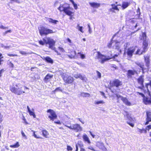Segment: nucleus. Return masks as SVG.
Returning a JSON list of instances; mask_svg holds the SVG:
<instances>
[{
    "label": "nucleus",
    "instance_id": "nucleus-1",
    "mask_svg": "<svg viewBox=\"0 0 151 151\" xmlns=\"http://www.w3.org/2000/svg\"><path fill=\"white\" fill-rule=\"evenodd\" d=\"M23 86L19 83H13L10 85L9 90L15 94L20 95L25 93V91L22 89Z\"/></svg>",
    "mask_w": 151,
    "mask_h": 151
},
{
    "label": "nucleus",
    "instance_id": "nucleus-2",
    "mask_svg": "<svg viewBox=\"0 0 151 151\" xmlns=\"http://www.w3.org/2000/svg\"><path fill=\"white\" fill-rule=\"evenodd\" d=\"M58 9L60 12H63L66 15L70 17L69 19L72 20L74 15V11L73 9L70 7L69 6L66 7L64 6V4H60L58 8Z\"/></svg>",
    "mask_w": 151,
    "mask_h": 151
},
{
    "label": "nucleus",
    "instance_id": "nucleus-3",
    "mask_svg": "<svg viewBox=\"0 0 151 151\" xmlns=\"http://www.w3.org/2000/svg\"><path fill=\"white\" fill-rule=\"evenodd\" d=\"M123 83L122 81L118 79H114L113 81H110L108 86V88L113 93L116 92V89L114 87L118 88L122 85Z\"/></svg>",
    "mask_w": 151,
    "mask_h": 151
},
{
    "label": "nucleus",
    "instance_id": "nucleus-4",
    "mask_svg": "<svg viewBox=\"0 0 151 151\" xmlns=\"http://www.w3.org/2000/svg\"><path fill=\"white\" fill-rule=\"evenodd\" d=\"M145 86L147 90L148 94L150 97H148L145 96L142 99V102L146 105H151V94L148 87V86H149L151 90V80L150 81L149 83H145Z\"/></svg>",
    "mask_w": 151,
    "mask_h": 151
},
{
    "label": "nucleus",
    "instance_id": "nucleus-5",
    "mask_svg": "<svg viewBox=\"0 0 151 151\" xmlns=\"http://www.w3.org/2000/svg\"><path fill=\"white\" fill-rule=\"evenodd\" d=\"M40 35L41 36L47 35L54 32L52 30L48 29L43 26L38 28Z\"/></svg>",
    "mask_w": 151,
    "mask_h": 151
},
{
    "label": "nucleus",
    "instance_id": "nucleus-6",
    "mask_svg": "<svg viewBox=\"0 0 151 151\" xmlns=\"http://www.w3.org/2000/svg\"><path fill=\"white\" fill-rule=\"evenodd\" d=\"M60 75L65 83L70 84L73 82L74 78L71 76H68L63 73H62Z\"/></svg>",
    "mask_w": 151,
    "mask_h": 151
},
{
    "label": "nucleus",
    "instance_id": "nucleus-7",
    "mask_svg": "<svg viewBox=\"0 0 151 151\" xmlns=\"http://www.w3.org/2000/svg\"><path fill=\"white\" fill-rule=\"evenodd\" d=\"M76 51L72 49H69L68 52L67 54L65 55V57H67L70 59H77L78 58V56L77 55Z\"/></svg>",
    "mask_w": 151,
    "mask_h": 151
},
{
    "label": "nucleus",
    "instance_id": "nucleus-8",
    "mask_svg": "<svg viewBox=\"0 0 151 151\" xmlns=\"http://www.w3.org/2000/svg\"><path fill=\"white\" fill-rule=\"evenodd\" d=\"M47 112L49 113V115H48V117L50 121H54V120L57 119V115L53 110L50 109H48L47 111Z\"/></svg>",
    "mask_w": 151,
    "mask_h": 151
},
{
    "label": "nucleus",
    "instance_id": "nucleus-9",
    "mask_svg": "<svg viewBox=\"0 0 151 151\" xmlns=\"http://www.w3.org/2000/svg\"><path fill=\"white\" fill-rule=\"evenodd\" d=\"M66 127L72 129L76 132H78L82 131V127L80 125L78 124H73L70 126H66Z\"/></svg>",
    "mask_w": 151,
    "mask_h": 151
},
{
    "label": "nucleus",
    "instance_id": "nucleus-10",
    "mask_svg": "<svg viewBox=\"0 0 151 151\" xmlns=\"http://www.w3.org/2000/svg\"><path fill=\"white\" fill-rule=\"evenodd\" d=\"M54 51L58 55H60V56L62 58H64L65 57V55L63 54V53L65 52V50L62 47H58L57 49L55 48L54 49Z\"/></svg>",
    "mask_w": 151,
    "mask_h": 151
},
{
    "label": "nucleus",
    "instance_id": "nucleus-11",
    "mask_svg": "<svg viewBox=\"0 0 151 151\" xmlns=\"http://www.w3.org/2000/svg\"><path fill=\"white\" fill-rule=\"evenodd\" d=\"M144 77L143 75H141L137 79V81L138 84L140 85V86H139L138 88L140 89H142L144 88Z\"/></svg>",
    "mask_w": 151,
    "mask_h": 151
},
{
    "label": "nucleus",
    "instance_id": "nucleus-12",
    "mask_svg": "<svg viewBox=\"0 0 151 151\" xmlns=\"http://www.w3.org/2000/svg\"><path fill=\"white\" fill-rule=\"evenodd\" d=\"M135 49V47L134 46L130 47L128 48L126 52L128 56L130 58L132 57Z\"/></svg>",
    "mask_w": 151,
    "mask_h": 151
},
{
    "label": "nucleus",
    "instance_id": "nucleus-13",
    "mask_svg": "<svg viewBox=\"0 0 151 151\" xmlns=\"http://www.w3.org/2000/svg\"><path fill=\"white\" fill-rule=\"evenodd\" d=\"M96 52L97 53V54L95 59H101V63H104L105 61H106V57L105 56L101 54L99 51H97Z\"/></svg>",
    "mask_w": 151,
    "mask_h": 151
},
{
    "label": "nucleus",
    "instance_id": "nucleus-14",
    "mask_svg": "<svg viewBox=\"0 0 151 151\" xmlns=\"http://www.w3.org/2000/svg\"><path fill=\"white\" fill-rule=\"evenodd\" d=\"M137 74V72L136 70H129L127 71V75L128 78H131L133 76Z\"/></svg>",
    "mask_w": 151,
    "mask_h": 151
},
{
    "label": "nucleus",
    "instance_id": "nucleus-15",
    "mask_svg": "<svg viewBox=\"0 0 151 151\" xmlns=\"http://www.w3.org/2000/svg\"><path fill=\"white\" fill-rule=\"evenodd\" d=\"M150 122H151V112L147 111H146V122L144 124L145 125H147Z\"/></svg>",
    "mask_w": 151,
    "mask_h": 151
},
{
    "label": "nucleus",
    "instance_id": "nucleus-16",
    "mask_svg": "<svg viewBox=\"0 0 151 151\" xmlns=\"http://www.w3.org/2000/svg\"><path fill=\"white\" fill-rule=\"evenodd\" d=\"M46 38L47 40V44L49 45V47L52 49L55 45V42L50 37H47Z\"/></svg>",
    "mask_w": 151,
    "mask_h": 151
},
{
    "label": "nucleus",
    "instance_id": "nucleus-17",
    "mask_svg": "<svg viewBox=\"0 0 151 151\" xmlns=\"http://www.w3.org/2000/svg\"><path fill=\"white\" fill-rule=\"evenodd\" d=\"M149 43L147 40L143 41L142 43L143 52H145L148 49Z\"/></svg>",
    "mask_w": 151,
    "mask_h": 151
},
{
    "label": "nucleus",
    "instance_id": "nucleus-18",
    "mask_svg": "<svg viewBox=\"0 0 151 151\" xmlns=\"http://www.w3.org/2000/svg\"><path fill=\"white\" fill-rule=\"evenodd\" d=\"M53 75L48 73L44 77L43 80L45 83H47L50 81L53 78Z\"/></svg>",
    "mask_w": 151,
    "mask_h": 151
},
{
    "label": "nucleus",
    "instance_id": "nucleus-19",
    "mask_svg": "<svg viewBox=\"0 0 151 151\" xmlns=\"http://www.w3.org/2000/svg\"><path fill=\"white\" fill-rule=\"evenodd\" d=\"M82 138L85 142H86L89 144L91 143L90 140L86 134H84L82 136Z\"/></svg>",
    "mask_w": 151,
    "mask_h": 151
},
{
    "label": "nucleus",
    "instance_id": "nucleus-20",
    "mask_svg": "<svg viewBox=\"0 0 151 151\" xmlns=\"http://www.w3.org/2000/svg\"><path fill=\"white\" fill-rule=\"evenodd\" d=\"M89 4L91 7L94 8H98L101 5L99 3L94 2H89Z\"/></svg>",
    "mask_w": 151,
    "mask_h": 151
},
{
    "label": "nucleus",
    "instance_id": "nucleus-21",
    "mask_svg": "<svg viewBox=\"0 0 151 151\" xmlns=\"http://www.w3.org/2000/svg\"><path fill=\"white\" fill-rule=\"evenodd\" d=\"M121 100L124 104L127 106H130L131 105V103L128 101V100L126 97H123L121 99Z\"/></svg>",
    "mask_w": 151,
    "mask_h": 151
},
{
    "label": "nucleus",
    "instance_id": "nucleus-22",
    "mask_svg": "<svg viewBox=\"0 0 151 151\" xmlns=\"http://www.w3.org/2000/svg\"><path fill=\"white\" fill-rule=\"evenodd\" d=\"M45 61L47 63L52 64L53 63V60L49 57L47 56L43 58Z\"/></svg>",
    "mask_w": 151,
    "mask_h": 151
},
{
    "label": "nucleus",
    "instance_id": "nucleus-23",
    "mask_svg": "<svg viewBox=\"0 0 151 151\" xmlns=\"http://www.w3.org/2000/svg\"><path fill=\"white\" fill-rule=\"evenodd\" d=\"M144 60L146 63V66L149 67L150 66V60L149 57L147 56H144Z\"/></svg>",
    "mask_w": 151,
    "mask_h": 151
},
{
    "label": "nucleus",
    "instance_id": "nucleus-24",
    "mask_svg": "<svg viewBox=\"0 0 151 151\" xmlns=\"http://www.w3.org/2000/svg\"><path fill=\"white\" fill-rule=\"evenodd\" d=\"M96 146L101 149H103L104 148V143L101 142H97Z\"/></svg>",
    "mask_w": 151,
    "mask_h": 151
},
{
    "label": "nucleus",
    "instance_id": "nucleus-25",
    "mask_svg": "<svg viewBox=\"0 0 151 151\" xmlns=\"http://www.w3.org/2000/svg\"><path fill=\"white\" fill-rule=\"evenodd\" d=\"M43 136L46 138H48V136L49 135V133L46 130H42V131Z\"/></svg>",
    "mask_w": 151,
    "mask_h": 151
},
{
    "label": "nucleus",
    "instance_id": "nucleus-26",
    "mask_svg": "<svg viewBox=\"0 0 151 151\" xmlns=\"http://www.w3.org/2000/svg\"><path fill=\"white\" fill-rule=\"evenodd\" d=\"M130 3L129 2H123L122 4V7L123 9L127 8L130 4Z\"/></svg>",
    "mask_w": 151,
    "mask_h": 151
},
{
    "label": "nucleus",
    "instance_id": "nucleus-27",
    "mask_svg": "<svg viewBox=\"0 0 151 151\" xmlns=\"http://www.w3.org/2000/svg\"><path fill=\"white\" fill-rule=\"evenodd\" d=\"M140 39L143 41L146 40L147 36L146 32H144L142 33V35L140 36Z\"/></svg>",
    "mask_w": 151,
    "mask_h": 151
},
{
    "label": "nucleus",
    "instance_id": "nucleus-28",
    "mask_svg": "<svg viewBox=\"0 0 151 151\" xmlns=\"http://www.w3.org/2000/svg\"><path fill=\"white\" fill-rule=\"evenodd\" d=\"M136 64L140 67L142 71H144L145 69L144 68V65L143 63H136Z\"/></svg>",
    "mask_w": 151,
    "mask_h": 151
},
{
    "label": "nucleus",
    "instance_id": "nucleus-29",
    "mask_svg": "<svg viewBox=\"0 0 151 151\" xmlns=\"http://www.w3.org/2000/svg\"><path fill=\"white\" fill-rule=\"evenodd\" d=\"M48 22L52 24H55L57 22H58V21L56 20H53L51 18H49L47 19Z\"/></svg>",
    "mask_w": 151,
    "mask_h": 151
},
{
    "label": "nucleus",
    "instance_id": "nucleus-30",
    "mask_svg": "<svg viewBox=\"0 0 151 151\" xmlns=\"http://www.w3.org/2000/svg\"><path fill=\"white\" fill-rule=\"evenodd\" d=\"M32 131L33 132V136L35 138L37 139H42V137H41L38 134H36L35 133H37V132H35L34 131L32 130Z\"/></svg>",
    "mask_w": 151,
    "mask_h": 151
},
{
    "label": "nucleus",
    "instance_id": "nucleus-31",
    "mask_svg": "<svg viewBox=\"0 0 151 151\" xmlns=\"http://www.w3.org/2000/svg\"><path fill=\"white\" fill-rule=\"evenodd\" d=\"M20 146L19 142H17L14 145H10V147L12 148H16L19 147Z\"/></svg>",
    "mask_w": 151,
    "mask_h": 151
},
{
    "label": "nucleus",
    "instance_id": "nucleus-32",
    "mask_svg": "<svg viewBox=\"0 0 151 151\" xmlns=\"http://www.w3.org/2000/svg\"><path fill=\"white\" fill-rule=\"evenodd\" d=\"M111 6H112V9L117 10V11H119V9L118 8L117 6H120V5H116L114 4H111Z\"/></svg>",
    "mask_w": 151,
    "mask_h": 151
},
{
    "label": "nucleus",
    "instance_id": "nucleus-33",
    "mask_svg": "<svg viewBox=\"0 0 151 151\" xmlns=\"http://www.w3.org/2000/svg\"><path fill=\"white\" fill-rule=\"evenodd\" d=\"M81 95L83 97H89L90 96V94L88 93L82 92L81 93Z\"/></svg>",
    "mask_w": 151,
    "mask_h": 151
},
{
    "label": "nucleus",
    "instance_id": "nucleus-34",
    "mask_svg": "<svg viewBox=\"0 0 151 151\" xmlns=\"http://www.w3.org/2000/svg\"><path fill=\"white\" fill-rule=\"evenodd\" d=\"M145 52H143V50L142 51V52L140 51V50L139 49H138L137 50V51H136L135 54L136 55H141L143 53H145Z\"/></svg>",
    "mask_w": 151,
    "mask_h": 151
},
{
    "label": "nucleus",
    "instance_id": "nucleus-35",
    "mask_svg": "<svg viewBox=\"0 0 151 151\" xmlns=\"http://www.w3.org/2000/svg\"><path fill=\"white\" fill-rule=\"evenodd\" d=\"M77 55H79L81 59H84L85 58V55L84 54L82 53L81 52H78Z\"/></svg>",
    "mask_w": 151,
    "mask_h": 151
},
{
    "label": "nucleus",
    "instance_id": "nucleus-36",
    "mask_svg": "<svg viewBox=\"0 0 151 151\" xmlns=\"http://www.w3.org/2000/svg\"><path fill=\"white\" fill-rule=\"evenodd\" d=\"M138 129V132L140 134L142 133L143 132L146 133L147 132V131H146V130H145V129H144L143 128L142 129Z\"/></svg>",
    "mask_w": 151,
    "mask_h": 151
},
{
    "label": "nucleus",
    "instance_id": "nucleus-37",
    "mask_svg": "<svg viewBox=\"0 0 151 151\" xmlns=\"http://www.w3.org/2000/svg\"><path fill=\"white\" fill-rule=\"evenodd\" d=\"M116 49L118 51L119 54H121L122 53V51L120 49V47L119 45H117L115 47Z\"/></svg>",
    "mask_w": 151,
    "mask_h": 151
},
{
    "label": "nucleus",
    "instance_id": "nucleus-38",
    "mask_svg": "<svg viewBox=\"0 0 151 151\" xmlns=\"http://www.w3.org/2000/svg\"><path fill=\"white\" fill-rule=\"evenodd\" d=\"M8 65H9V68H11L13 69L14 67V64L11 61L9 62L8 63Z\"/></svg>",
    "mask_w": 151,
    "mask_h": 151
},
{
    "label": "nucleus",
    "instance_id": "nucleus-39",
    "mask_svg": "<svg viewBox=\"0 0 151 151\" xmlns=\"http://www.w3.org/2000/svg\"><path fill=\"white\" fill-rule=\"evenodd\" d=\"M62 91V90L61 89V88L60 87H57L56 88L54 91H52L53 93H55V92L57 91Z\"/></svg>",
    "mask_w": 151,
    "mask_h": 151
},
{
    "label": "nucleus",
    "instance_id": "nucleus-40",
    "mask_svg": "<svg viewBox=\"0 0 151 151\" xmlns=\"http://www.w3.org/2000/svg\"><path fill=\"white\" fill-rule=\"evenodd\" d=\"M28 112L29 113V114L31 116H32L34 118H35L36 117V115H35L34 112L32 111H30Z\"/></svg>",
    "mask_w": 151,
    "mask_h": 151
},
{
    "label": "nucleus",
    "instance_id": "nucleus-41",
    "mask_svg": "<svg viewBox=\"0 0 151 151\" xmlns=\"http://www.w3.org/2000/svg\"><path fill=\"white\" fill-rule=\"evenodd\" d=\"M113 58V55L111 53L109 55L107 56V58H106V61L111 59Z\"/></svg>",
    "mask_w": 151,
    "mask_h": 151
},
{
    "label": "nucleus",
    "instance_id": "nucleus-42",
    "mask_svg": "<svg viewBox=\"0 0 151 151\" xmlns=\"http://www.w3.org/2000/svg\"><path fill=\"white\" fill-rule=\"evenodd\" d=\"M19 52L21 54H22V55H27L29 54H30L29 52L27 53L24 51H20Z\"/></svg>",
    "mask_w": 151,
    "mask_h": 151
},
{
    "label": "nucleus",
    "instance_id": "nucleus-43",
    "mask_svg": "<svg viewBox=\"0 0 151 151\" xmlns=\"http://www.w3.org/2000/svg\"><path fill=\"white\" fill-rule=\"evenodd\" d=\"M105 102L104 101L102 100V101H96L95 102V104H104Z\"/></svg>",
    "mask_w": 151,
    "mask_h": 151
},
{
    "label": "nucleus",
    "instance_id": "nucleus-44",
    "mask_svg": "<svg viewBox=\"0 0 151 151\" xmlns=\"http://www.w3.org/2000/svg\"><path fill=\"white\" fill-rule=\"evenodd\" d=\"M150 129H151V124H150L146 127L145 130H146V131L147 130L149 131Z\"/></svg>",
    "mask_w": 151,
    "mask_h": 151
},
{
    "label": "nucleus",
    "instance_id": "nucleus-45",
    "mask_svg": "<svg viewBox=\"0 0 151 151\" xmlns=\"http://www.w3.org/2000/svg\"><path fill=\"white\" fill-rule=\"evenodd\" d=\"M136 93L138 95L141 96L143 97V98L145 96V95L142 93L137 92H136Z\"/></svg>",
    "mask_w": 151,
    "mask_h": 151
},
{
    "label": "nucleus",
    "instance_id": "nucleus-46",
    "mask_svg": "<svg viewBox=\"0 0 151 151\" xmlns=\"http://www.w3.org/2000/svg\"><path fill=\"white\" fill-rule=\"evenodd\" d=\"M74 77L76 78H78L82 77V76L80 74H77L75 75Z\"/></svg>",
    "mask_w": 151,
    "mask_h": 151
},
{
    "label": "nucleus",
    "instance_id": "nucleus-47",
    "mask_svg": "<svg viewBox=\"0 0 151 151\" xmlns=\"http://www.w3.org/2000/svg\"><path fill=\"white\" fill-rule=\"evenodd\" d=\"M96 73H97V77L99 78H100L101 77V74L98 71L96 70Z\"/></svg>",
    "mask_w": 151,
    "mask_h": 151
},
{
    "label": "nucleus",
    "instance_id": "nucleus-48",
    "mask_svg": "<svg viewBox=\"0 0 151 151\" xmlns=\"http://www.w3.org/2000/svg\"><path fill=\"white\" fill-rule=\"evenodd\" d=\"M112 41L111 40L109 43L107 45V46L109 48H110L112 46Z\"/></svg>",
    "mask_w": 151,
    "mask_h": 151
},
{
    "label": "nucleus",
    "instance_id": "nucleus-49",
    "mask_svg": "<svg viewBox=\"0 0 151 151\" xmlns=\"http://www.w3.org/2000/svg\"><path fill=\"white\" fill-rule=\"evenodd\" d=\"M7 55L8 56L10 57H15L17 56V54H11L9 53H8L7 54Z\"/></svg>",
    "mask_w": 151,
    "mask_h": 151
},
{
    "label": "nucleus",
    "instance_id": "nucleus-50",
    "mask_svg": "<svg viewBox=\"0 0 151 151\" xmlns=\"http://www.w3.org/2000/svg\"><path fill=\"white\" fill-rule=\"evenodd\" d=\"M5 70L4 69H2L0 70V77H1L2 76V73L4 72Z\"/></svg>",
    "mask_w": 151,
    "mask_h": 151
},
{
    "label": "nucleus",
    "instance_id": "nucleus-51",
    "mask_svg": "<svg viewBox=\"0 0 151 151\" xmlns=\"http://www.w3.org/2000/svg\"><path fill=\"white\" fill-rule=\"evenodd\" d=\"M38 42L40 45H45V42H43V40L42 41L41 40H39L38 41Z\"/></svg>",
    "mask_w": 151,
    "mask_h": 151
},
{
    "label": "nucleus",
    "instance_id": "nucleus-52",
    "mask_svg": "<svg viewBox=\"0 0 151 151\" xmlns=\"http://www.w3.org/2000/svg\"><path fill=\"white\" fill-rule=\"evenodd\" d=\"M77 26L79 27L78 30L81 32L83 33V27H82L79 26V25L78 24Z\"/></svg>",
    "mask_w": 151,
    "mask_h": 151
},
{
    "label": "nucleus",
    "instance_id": "nucleus-53",
    "mask_svg": "<svg viewBox=\"0 0 151 151\" xmlns=\"http://www.w3.org/2000/svg\"><path fill=\"white\" fill-rule=\"evenodd\" d=\"M67 150L68 151H72L73 150L72 147L69 145L67 146Z\"/></svg>",
    "mask_w": 151,
    "mask_h": 151
},
{
    "label": "nucleus",
    "instance_id": "nucleus-54",
    "mask_svg": "<svg viewBox=\"0 0 151 151\" xmlns=\"http://www.w3.org/2000/svg\"><path fill=\"white\" fill-rule=\"evenodd\" d=\"M4 58L3 56L2 55V54L0 52V62H2L3 61V60L2 59Z\"/></svg>",
    "mask_w": 151,
    "mask_h": 151
},
{
    "label": "nucleus",
    "instance_id": "nucleus-55",
    "mask_svg": "<svg viewBox=\"0 0 151 151\" xmlns=\"http://www.w3.org/2000/svg\"><path fill=\"white\" fill-rule=\"evenodd\" d=\"M3 116L1 114V112H0V123H1L3 121ZM1 126L0 125V128H1Z\"/></svg>",
    "mask_w": 151,
    "mask_h": 151
},
{
    "label": "nucleus",
    "instance_id": "nucleus-56",
    "mask_svg": "<svg viewBox=\"0 0 151 151\" xmlns=\"http://www.w3.org/2000/svg\"><path fill=\"white\" fill-rule=\"evenodd\" d=\"M88 149H90L92 150H93V151H100L99 150H95L94 148H93L92 147H88Z\"/></svg>",
    "mask_w": 151,
    "mask_h": 151
},
{
    "label": "nucleus",
    "instance_id": "nucleus-57",
    "mask_svg": "<svg viewBox=\"0 0 151 151\" xmlns=\"http://www.w3.org/2000/svg\"><path fill=\"white\" fill-rule=\"evenodd\" d=\"M21 134L22 135V136L24 137L25 139H27V136L25 135L24 133V132L23 131H22L21 132Z\"/></svg>",
    "mask_w": 151,
    "mask_h": 151
},
{
    "label": "nucleus",
    "instance_id": "nucleus-58",
    "mask_svg": "<svg viewBox=\"0 0 151 151\" xmlns=\"http://www.w3.org/2000/svg\"><path fill=\"white\" fill-rule=\"evenodd\" d=\"M127 123L129 124L130 126L132 127H133L134 126V124L133 123H130L128 122H127Z\"/></svg>",
    "mask_w": 151,
    "mask_h": 151
},
{
    "label": "nucleus",
    "instance_id": "nucleus-59",
    "mask_svg": "<svg viewBox=\"0 0 151 151\" xmlns=\"http://www.w3.org/2000/svg\"><path fill=\"white\" fill-rule=\"evenodd\" d=\"M127 118L129 120H131L132 119V118L129 116V114H127Z\"/></svg>",
    "mask_w": 151,
    "mask_h": 151
},
{
    "label": "nucleus",
    "instance_id": "nucleus-60",
    "mask_svg": "<svg viewBox=\"0 0 151 151\" xmlns=\"http://www.w3.org/2000/svg\"><path fill=\"white\" fill-rule=\"evenodd\" d=\"M141 90H142V91L144 94H145L147 92L148 93V92L147 91V90H146V89H144V88H143L142 89H141Z\"/></svg>",
    "mask_w": 151,
    "mask_h": 151
},
{
    "label": "nucleus",
    "instance_id": "nucleus-61",
    "mask_svg": "<svg viewBox=\"0 0 151 151\" xmlns=\"http://www.w3.org/2000/svg\"><path fill=\"white\" fill-rule=\"evenodd\" d=\"M43 42H45V45H47L48 44L47 40H45V38H43L42 39Z\"/></svg>",
    "mask_w": 151,
    "mask_h": 151
},
{
    "label": "nucleus",
    "instance_id": "nucleus-62",
    "mask_svg": "<svg viewBox=\"0 0 151 151\" xmlns=\"http://www.w3.org/2000/svg\"><path fill=\"white\" fill-rule=\"evenodd\" d=\"M0 28L3 29H7L8 28V27H4L3 25H1L0 26Z\"/></svg>",
    "mask_w": 151,
    "mask_h": 151
},
{
    "label": "nucleus",
    "instance_id": "nucleus-63",
    "mask_svg": "<svg viewBox=\"0 0 151 151\" xmlns=\"http://www.w3.org/2000/svg\"><path fill=\"white\" fill-rule=\"evenodd\" d=\"M54 123L60 125L61 124V123L60 120H58L57 121H55L54 122Z\"/></svg>",
    "mask_w": 151,
    "mask_h": 151
},
{
    "label": "nucleus",
    "instance_id": "nucleus-64",
    "mask_svg": "<svg viewBox=\"0 0 151 151\" xmlns=\"http://www.w3.org/2000/svg\"><path fill=\"white\" fill-rule=\"evenodd\" d=\"M116 97H117L118 99H119V98H121V99L122 98H123V97L122 96L118 95L117 94H116Z\"/></svg>",
    "mask_w": 151,
    "mask_h": 151
}]
</instances>
